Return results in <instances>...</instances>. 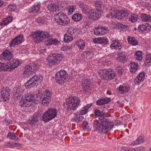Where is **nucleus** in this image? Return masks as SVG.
Masks as SVG:
<instances>
[{
  "label": "nucleus",
  "instance_id": "nucleus-17",
  "mask_svg": "<svg viewBox=\"0 0 151 151\" xmlns=\"http://www.w3.org/2000/svg\"><path fill=\"white\" fill-rule=\"evenodd\" d=\"M43 42L47 46L57 44L59 42L57 39L53 38L51 36L48 37L46 40H44Z\"/></svg>",
  "mask_w": 151,
  "mask_h": 151
},
{
  "label": "nucleus",
  "instance_id": "nucleus-14",
  "mask_svg": "<svg viewBox=\"0 0 151 151\" xmlns=\"http://www.w3.org/2000/svg\"><path fill=\"white\" fill-rule=\"evenodd\" d=\"M41 115L39 112H37L33 116L31 119L29 120L28 123L31 125H35L38 122L40 118L41 117Z\"/></svg>",
  "mask_w": 151,
  "mask_h": 151
},
{
  "label": "nucleus",
  "instance_id": "nucleus-34",
  "mask_svg": "<svg viewBox=\"0 0 151 151\" xmlns=\"http://www.w3.org/2000/svg\"><path fill=\"white\" fill-rule=\"evenodd\" d=\"M144 142V140L142 136H139L136 140L133 141L132 143V145L134 146L136 145H138L141 143Z\"/></svg>",
  "mask_w": 151,
  "mask_h": 151
},
{
  "label": "nucleus",
  "instance_id": "nucleus-3",
  "mask_svg": "<svg viewBox=\"0 0 151 151\" xmlns=\"http://www.w3.org/2000/svg\"><path fill=\"white\" fill-rule=\"evenodd\" d=\"M81 101L76 96H71L66 99L65 109L68 111L75 110L78 107Z\"/></svg>",
  "mask_w": 151,
  "mask_h": 151
},
{
  "label": "nucleus",
  "instance_id": "nucleus-48",
  "mask_svg": "<svg viewBox=\"0 0 151 151\" xmlns=\"http://www.w3.org/2000/svg\"><path fill=\"white\" fill-rule=\"evenodd\" d=\"M4 145L7 147H16L18 145V143L14 142H5L4 144Z\"/></svg>",
  "mask_w": 151,
  "mask_h": 151
},
{
  "label": "nucleus",
  "instance_id": "nucleus-50",
  "mask_svg": "<svg viewBox=\"0 0 151 151\" xmlns=\"http://www.w3.org/2000/svg\"><path fill=\"white\" fill-rule=\"evenodd\" d=\"M117 11H116V10L114 8L111 9L109 10L110 14L112 17H116Z\"/></svg>",
  "mask_w": 151,
  "mask_h": 151
},
{
  "label": "nucleus",
  "instance_id": "nucleus-18",
  "mask_svg": "<svg viewBox=\"0 0 151 151\" xmlns=\"http://www.w3.org/2000/svg\"><path fill=\"white\" fill-rule=\"evenodd\" d=\"M145 73L142 71L135 78L134 83L137 85H139L143 81L145 78Z\"/></svg>",
  "mask_w": 151,
  "mask_h": 151
},
{
  "label": "nucleus",
  "instance_id": "nucleus-22",
  "mask_svg": "<svg viewBox=\"0 0 151 151\" xmlns=\"http://www.w3.org/2000/svg\"><path fill=\"white\" fill-rule=\"evenodd\" d=\"M80 29L79 28H74L73 27H69L68 28L66 34L70 35L73 36V35L75 34L77 35L79 34L80 32Z\"/></svg>",
  "mask_w": 151,
  "mask_h": 151
},
{
  "label": "nucleus",
  "instance_id": "nucleus-21",
  "mask_svg": "<svg viewBox=\"0 0 151 151\" xmlns=\"http://www.w3.org/2000/svg\"><path fill=\"white\" fill-rule=\"evenodd\" d=\"M9 63L11 69L10 71L13 70L21 63V61L18 59L13 60L11 62L9 61Z\"/></svg>",
  "mask_w": 151,
  "mask_h": 151
},
{
  "label": "nucleus",
  "instance_id": "nucleus-20",
  "mask_svg": "<svg viewBox=\"0 0 151 151\" xmlns=\"http://www.w3.org/2000/svg\"><path fill=\"white\" fill-rule=\"evenodd\" d=\"M40 6L41 5L40 2L35 3L34 5L29 9V12L35 13L38 12L40 10Z\"/></svg>",
  "mask_w": 151,
  "mask_h": 151
},
{
  "label": "nucleus",
  "instance_id": "nucleus-35",
  "mask_svg": "<svg viewBox=\"0 0 151 151\" xmlns=\"http://www.w3.org/2000/svg\"><path fill=\"white\" fill-rule=\"evenodd\" d=\"M7 137L9 139L16 140L18 139L17 135L13 132H9L7 135Z\"/></svg>",
  "mask_w": 151,
  "mask_h": 151
},
{
  "label": "nucleus",
  "instance_id": "nucleus-23",
  "mask_svg": "<svg viewBox=\"0 0 151 151\" xmlns=\"http://www.w3.org/2000/svg\"><path fill=\"white\" fill-rule=\"evenodd\" d=\"M1 93L2 97L6 99H4V101H6L7 99H9L10 95L9 89H6L4 88H1Z\"/></svg>",
  "mask_w": 151,
  "mask_h": 151
},
{
  "label": "nucleus",
  "instance_id": "nucleus-6",
  "mask_svg": "<svg viewBox=\"0 0 151 151\" xmlns=\"http://www.w3.org/2000/svg\"><path fill=\"white\" fill-rule=\"evenodd\" d=\"M98 73L101 78L105 81L111 80L116 76L111 68L101 70L99 71Z\"/></svg>",
  "mask_w": 151,
  "mask_h": 151
},
{
  "label": "nucleus",
  "instance_id": "nucleus-19",
  "mask_svg": "<svg viewBox=\"0 0 151 151\" xmlns=\"http://www.w3.org/2000/svg\"><path fill=\"white\" fill-rule=\"evenodd\" d=\"M151 28V26L147 23L145 24L140 25L138 27V29L139 30L145 33L148 32L150 30Z\"/></svg>",
  "mask_w": 151,
  "mask_h": 151
},
{
  "label": "nucleus",
  "instance_id": "nucleus-62",
  "mask_svg": "<svg viewBox=\"0 0 151 151\" xmlns=\"http://www.w3.org/2000/svg\"><path fill=\"white\" fill-rule=\"evenodd\" d=\"M136 149V151H145L144 148L143 147H139Z\"/></svg>",
  "mask_w": 151,
  "mask_h": 151
},
{
  "label": "nucleus",
  "instance_id": "nucleus-40",
  "mask_svg": "<svg viewBox=\"0 0 151 151\" xmlns=\"http://www.w3.org/2000/svg\"><path fill=\"white\" fill-rule=\"evenodd\" d=\"M127 40L128 43L132 45H136L138 44V42L136 40L134 37H129Z\"/></svg>",
  "mask_w": 151,
  "mask_h": 151
},
{
  "label": "nucleus",
  "instance_id": "nucleus-51",
  "mask_svg": "<svg viewBox=\"0 0 151 151\" xmlns=\"http://www.w3.org/2000/svg\"><path fill=\"white\" fill-rule=\"evenodd\" d=\"M108 31V28L107 27L102 26L101 29V32L102 33L101 35H104L107 33Z\"/></svg>",
  "mask_w": 151,
  "mask_h": 151
},
{
  "label": "nucleus",
  "instance_id": "nucleus-15",
  "mask_svg": "<svg viewBox=\"0 0 151 151\" xmlns=\"http://www.w3.org/2000/svg\"><path fill=\"white\" fill-rule=\"evenodd\" d=\"M12 57V53L8 50H5L3 51L1 55V59L3 60L5 62L7 61V63L9 64V62L11 59Z\"/></svg>",
  "mask_w": 151,
  "mask_h": 151
},
{
  "label": "nucleus",
  "instance_id": "nucleus-49",
  "mask_svg": "<svg viewBox=\"0 0 151 151\" xmlns=\"http://www.w3.org/2000/svg\"><path fill=\"white\" fill-rule=\"evenodd\" d=\"M76 9V6L75 5L70 6L68 8V14L70 15L75 11Z\"/></svg>",
  "mask_w": 151,
  "mask_h": 151
},
{
  "label": "nucleus",
  "instance_id": "nucleus-61",
  "mask_svg": "<svg viewBox=\"0 0 151 151\" xmlns=\"http://www.w3.org/2000/svg\"><path fill=\"white\" fill-rule=\"evenodd\" d=\"M130 147L123 146L121 147V150L124 151H129Z\"/></svg>",
  "mask_w": 151,
  "mask_h": 151
},
{
  "label": "nucleus",
  "instance_id": "nucleus-52",
  "mask_svg": "<svg viewBox=\"0 0 151 151\" xmlns=\"http://www.w3.org/2000/svg\"><path fill=\"white\" fill-rule=\"evenodd\" d=\"M36 21L37 23L40 24H42L45 22V20L43 17H39L36 20Z\"/></svg>",
  "mask_w": 151,
  "mask_h": 151
},
{
  "label": "nucleus",
  "instance_id": "nucleus-39",
  "mask_svg": "<svg viewBox=\"0 0 151 151\" xmlns=\"http://www.w3.org/2000/svg\"><path fill=\"white\" fill-rule=\"evenodd\" d=\"M92 105V104H88L86 106H84L83 109L81 111V113L82 115L86 114L88 111V109L90 108Z\"/></svg>",
  "mask_w": 151,
  "mask_h": 151
},
{
  "label": "nucleus",
  "instance_id": "nucleus-44",
  "mask_svg": "<svg viewBox=\"0 0 151 151\" xmlns=\"http://www.w3.org/2000/svg\"><path fill=\"white\" fill-rule=\"evenodd\" d=\"M136 59L139 61H141L142 59V53L141 51H138L135 53Z\"/></svg>",
  "mask_w": 151,
  "mask_h": 151
},
{
  "label": "nucleus",
  "instance_id": "nucleus-24",
  "mask_svg": "<svg viewBox=\"0 0 151 151\" xmlns=\"http://www.w3.org/2000/svg\"><path fill=\"white\" fill-rule=\"evenodd\" d=\"M110 98H105L99 99L97 100L96 103L98 106H101L106 104L110 101Z\"/></svg>",
  "mask_w": 151,
  "mask_h": 151
},
{
  "label": "nucleus",
  "instance_id": "nucleus-46",
  "mask_svg": "<svg viewBox=\"0 0 151 151\" xmlns=\"http://www.w3.org/2000/svg\"><path fill=\"white\" fill-rule=\"evenodd\" d=\"M90 81L89 79L87 78H83L81 81V86L84 85H90Z\"/></svg>",
  "mask_w": 151,
  "mask_h": 151
},
{
  "label": "nucleus",
  "instance_id": "nucleus-16",
  "mask_svg": "<svg viewBox=\"0 0 151 151\" xmlns=\"http://www.w3.org/2000/svg\"><path fill=\"white\" fill-rule=\"evenodd\" d=\"M23 37L21 35H19L15 38L10 43L11 46H13L15 45H17L23 41Z\"/></svg>",
  "mask_w": 151,
  "mask_h": 151
},
{
  "label": "nucleus",
  "instance_id": "nucleus-32",
  "mask_svg": "<svg viewBox=\"0 0 151 151\" xmlns=\"http://www.w3.org/2000/svg\"><path fill=\"white\" fill-rule=\"evenodd\" d=\"M58 7V5L52 3L49 4L47 6L48 9L50 11H56Z\"/></svg>",
  "mask_w": 151,
  "mask_h": 151
},
{
  "label": "nucleus",
  "instance_id": "nucleus-63",
  "mask_svg": "<svg viewBox=\"0 0 151 151\" xmlns=\"http://www.w3.org/2000/svg\"><path fill=\"white\" fill-rule=\"evenodd\" d=\"M4 121L6 122V124L7 125H9L12 123V121L10 119H5Z\"/></svg>",
  "mask_w": 151,
  "mask_h": 151
},
{
  "label": "nucleus",
  "instance_id": "nucleus-4",
  "mask_svg": "<svg viewBox=\"0 0 151 151\" xmlns=\"http://www.w3.org/2000/svg\"><path fill=\"white\" fill-rule=\"evenodd\" d=\"M52 94V92L51 91L46 89L43 91L41 95L38 92L36 94V96L37 97V100L39 99H41L43 105L47 106L50 103Z\"/></svg>",
  "mask_w": 151,
  "mask_h": 151
},
{
  "label": "nucleus",
  "instance_id": "nucleus-27",
  "mask_svg": "<svg viewBox=\"0 0 151 151\" xmlns=\"http://www.w3.org/2000/svg\"><path fill=\"white\" fill-rule=\"evenodd\" d=\"M75 44L79 49L81 50H83L84 49L85 45V42L81 39L76 40L75 42Z\"/></svg>",
  "mask_w": 151,
  "mask_h": 151
},
{
  "label": "nucleus",
  "instance_id": "nucleus-41",
  "mask_svg": "<svg viewBox=\"0 0 151 151\" xmlns=\"http://www.w3.org/2000/svg\"><path fill=\"white\" fill-rule=\"evenodd\" d=\"M145 63L146 65L147 64L148 66L151 64V54L147 55L145 58Z\"/></svg>",
  "mask_w": 151,
  "mask_h": 151
},
{
  "label": "nucleus",
  "instance_id": "nucleus-5",
  "mask_svg": "<svg viewBox=\"0 0 151 151\" xmlns=\"http://www.w3.org/2000/svg\"><path fill=\"white\" fill-rule=\"evenodd\" d=\"M50 36L48 32L43 31H35L32 32L30 35L34 42L36 43L44 42Z\"/></svg>",
  "mask_w": 151,
  "mask_h": 151
},
{
  "label": "nucleus",
  "instance_id": "nucleus-2",
  "mask_svg": "<svg viewBox=\"0 0 151 151\" xmlns=\"http://www.w3.org/2000/svg\"><path fill=\"white\" fill-rule=\"evenodd\" d=\"M37 67L35 64H31L26 66L24 68L23 73L29 75V78L26 82L25 86L27 88L38 86L42 78L41 75H33Z\"/></svg>",
  "mask_w": 151,
  "mask_h": 151
},
{
  "label": "nucleus",
  "instance_id": "nucleus-13",
  "mask_svg": "<svg viewBox=\"0 0 151 151\" xmlns=\"http://www.w3.org/2000/svg\"><path fill=\"white\" fill-rule=\"evenodd\" d=\"M130 87L127 84H124L122 85H120L116 89L118 93L120 94H123L127 93L130 89Z\"/></svg>",
  "mask_w": 151,
  "mask_h": 151
},
{
  "label": "nucleus",
  "instance_id": "nucleus-11",
  "mask_svg": "<svg viewBox=\"0 0 151 151\" xmlns=\"http://www.w3.org/2000/svg\"><path fill=\"white\" fill-rule=\"evenodd\" d=\"M101 15V11L98 9H91L88 12L89 18L95 20L99 19Z\"/></svg>",
  "mask_w": 151,
  "mask_h": 151
},
{
  "label": "nucleus",
  "instance_id": "nucleus-10",
  "mask_svg": "<svg viewBox=\"0 0 151 151\" xmlns=\"http://www.w3.org/2000/svg\"><path fill=\"white\" fill-rule=\"evenodd\" d=\"M63 56L60 54H50L48 57L47 62L52 65L58 64L59 61L62 60Z\"/></svg>",
  "mask_w": 151,
  "mask_h": 151
},
{
  "label": "nucleus",
  "instance_id": "nucleus-1",
  "mask_svg": "<svg viewBox=\"0 0 151 151\" xmlns=\"http://www.w3.org/2000/svg\"><path fill=\"white\" fill-rule=\"evenodd\" d=\"M94 113L96 116L99 117V121L95 119L93 123V128L95 131L104 134L111 130L113 127L114 123L110 119L104 117V112L98 109H95Z\"/></svg>",
  "mask_w": 151,
  "mask_h": 151
},
{
  "label": "nucleus",
  "instance_id": "nucleus-26",
  "mask_svg": "<svg viewBox=\"0 0 151 151\" xmlns=\"http://www.w3.org/2000/svg\"><path fill=\"white\" fill-rule=\"evenodd\" d=\"M122 44L116 40H113L110 45L112 49H120L122 48Z\"/></svg>",
  "mask_w": 151,
  "mask_h": 151
},
{
  "label": "nucleus",
  "instance_id": "nucleus-33",
  "mask_svg": "<svg viewBox=\"0 0 151 151\" xmlns=\"http://www.w3.org/2000/svg\"><path fill=\"white\" fill-rule=\"evenodd\" d=\"M80 7L83 13L86 14L88 12L89 6L84 3H82L80 5Z\"/></svg>",
  "mask_w": 151,
  "mask_h": 151
},
{
  "label": "nucleus",
  "instance_id": "nucleus-42",
  "mask_svg": "<svg viewBox=\"0 0 151 151\" xmlns=\"http://www.w3.org/2000/svg\"><path fill=\"white\" fill-rule=\"evenodd\" d=\"M119 55L117 58V60L120 62H124L126 59V56L124 55H122V52H119L118 54Z\"/></svg>",
  "mask_w": 151,
  "mask_h": 151
},
{
  "label": "nucleus",
  "instance_id": "nucleus-29",
  "mask_svg": "<svg viewBox=\"0 0 151 151\" xmlns=\"http://www.w3.org/2000/svg\"><path fill=\"white\" fill-rule=\"evenodd\" d=\"M140 18L142 21L144 22H151V16L147 14H142Z\"/></svg>",
  "mask_w": 151,
  "mask_h": 151
},
{
  "label": "nucleus",
  "instance_id": "nucleus-37",
  "mask_svg": "<svg viewBox=\"0 0 151 151\" xmlns=\"http://www.w3.org/2000/svg\"><path fill=\"white\" fill-rule=\"evenodd\" d=\"M14 91L15 90V95H16V97L20 96L24 91V90L21 87L18 88H14Z\"/></svg>",
  "mask_w": 151,
  "mask_h": 151
},
{
  "label": "nucleus",
  "instance_id": "nucleus-56",
  "mask_svg": "<svg viewBox=\"0 0 151 151\" xmlns=\"http://www.w3.org/2000/svg\"><path fill=\"white\" fill-rule=\"evenodd\" d=\"M108 42V39L106 37H101V44H106Z\"/></svg>",
  "mask_w": 151,
  "mask_h": 151
},
{
  "label": "nucleus",
  "instance_id": "nucleus-60",
  "mask_svg": "<svg viewBox=\"0 0 151 151\" xmlns=\"http://www.w3.org/2000/svg\"><path fill=\"white\" fill-rule=\"evenodd\" d=\"M94 34L95 35H101V31H99L97 29H94Z\"/></svg>",
  "mask_w": 151,
  "mask_h": 151
},
{
  "label": "nucleus",
  "instance_id": "nucleus-47",
  "mask_svg": "<svg viewBox=\"0 0 151 151\" xmlns=\"http://www.w3.org/2000/svg\"><path fill=\"white\" fill-rule=\"evenodd\" d=\"M137 15L134 14H132L131 15L129 19V21L132 22H136L138 19Z\"/></svg>",
  "mask_w": 151,
  "mask_h": 151
},
{
  "label": "nucleus",
  "instance_id": "nucleus-59",
  "mask_svg": "<svg viewBox=\"0 0 151 151\" xmlns=\"http://www.w3.org/2000/svg\"><path fill=\"white\" fill-rule=\"evenodd\" d=\"M101 37H99L93 40V42L95 43H98L99 44H101Z\"/></svg>",
  "mask_w": 151,
  "mask_h": 151
},
{
  "label": "nucleus",
  "instance_id": "nucleus-45",
  "mask_svg": "<svg viewBox=\"0 0 151 151\" xmlns=\"http://www.w3.org/2000/svg\"><path fill=\"white\" fill-rule=\"evenodd\" d=\"M73 36L69 35L67 34H65L64 35V41L65 42H68L73 40Z\"/></svg>",
  "mask_w": 151,
  "mask_h": 151
},
{
  "label": "nucleus",
  "instance_id": "nucleus-53",
  "mask_svg": "<svg viewBox=\"0 0 151 151\" xmlns=\"http://www.w3.org/2000/svg\"><path fill=\"white\" fill-rule=\"evenodd\" d=\"M115 70L119 75H121L122 73L123 69L120 66H117L116 67Z\"/></svg>",
  "mask_w": 151,
  "mask_h": 151
},
{
  "label": "nucleus",
  "instance_id": "nucleus-12",
  "mask_svg": "<svg viewBox=\"0 0 151 151\" xmlns=\"http://www.w3.org/2000/svg\"><path fill=\"white\" fill-rule=\"evenodd\" d=\"M129 14V11L126 10L117 11L116 18L119 20H125L127 19Z\"/></svg>",
  "mask_w": 151,
  "mask_h": 151
},
{
  "label": "nucleus",
  "instance_id": "nucleus-43",
  "mask_svg": "<svg viewBox=\"0 0 151 151\" xmlns=\"http://www.w3.org/2000/svg\"><path fill=\"white\" fill-rule=\"evenodd\" d=\"M83 91L85 93L89 92L91 89V87L90 85H83L81 86Z\"/></svg>",
  "mask_w": 151,
  "mask_h": 151
},
{
  "label": "nucleus",
  "instance_id": "nucleus-28",
  "mask_svg": "<svg viewBox=\"0 0 151 151\" xmlns=\"http://www.w3.org/2000/svg\"><path fill=\"white\" fill-rule=\"evenodd\" d=\"M23 98H24L28 102L31 101L34 102L36 100H37V99H36L34 95V94H27Z\"/></svg>",
  "mask_w": 151,
  "mask_h": 151
},
{
  "label": "nucleus",
  "instance_id": "nucleus-57",
  "mask_svg": "<svg viewBox=\"0 0 151 151\" xmlns=\"http://www.w3.org/2000/svg\"><path fill=\"white\" fill-rule=\"evenodd\" d=\"M85 55L87 57H89L90 58H91L93 56L92 52L89 51H86Z\"/></svg>",
  "mask_w": 151,
  "mask_h": 151
},
{
  "label": "nucleus",
  "instance_id": "nucleus-58",
  "mask_svg": "<svg viewBox=\"0 0 151 151\" xmlns=\"http://www.w3.org/2000/svg\"><path fill=\"white\" fill-rule=\"evenodd\" d=\"M88 124V122L86 121H84L83 122L82 126V128L84 130H86Z\"/></svg>",
  "mask_w": 151,
  "mask_h": 151
},
{
  "label": "nucleus",
  "instance_id": "nucleus-31",
  "mask_svg": "<svg viewBox=\"0 0 151 151\" xmlns=\"http://www.w3.org/2000/svg\"><path fill=\"white\" fill-rule=\"evenodd\" d=\"M82 18V15L79 13H76L73 14L72 19L75 22H78L80 21Z\"/></svg>",
  "mask_w": 151,
  "mask_h": 151
},
{
  "label": "nucleus",
  "instance_id": "nucleus-8",
  "mask_svg": "<svg viewBox=\"0 0 151 151\" xmlns=\"http://www.w3.org/2000/svg\"><path fill=\"white\" fill-rule=\"evenodd\" d=\"M57 113L56 109L52 108L49 109L43 114L42 120L45 122L50 121L56 117Z\"/></svg>",
  "mask_w": 151,
  "mask_h": 151
},
{
  "label": "nucleus",
  "instance_id": "nucleus-64",
  "mask_svg": "<svg viewBox=\"0 0 151 151\" xmlns=\"http://www.w3.org/2000/svg\"><path fill=\"white\" fill-rule=\"evenodd\" d=\"M119 27L122 28H125L127 27V26L125 25L121 24H119Z\"/></svg>",
  "mask_w": 151,
  "mask_h": 151
},
{
  "label": "nucleus",
  "instance_id": "nucleus-38",
  "mask_svg": "<svg viewBox=\"0 0 151 151\" xmlns=\"http://www.w3.org/2000/svg\"><path fill=\"white\" fill-rule=\"evenodd\" d=\"M19 105L22 107H26L28 106L29 104L28 102L25 100V99L22 97V99L20 102Z\"/></svg>",
  "mask_w": 151,
  "mask_h": 151
},
{
  "label": "nucleus",
  "instance_id": "nucleus-30",
  "mask_svg": "<svg viewBox=\"0 0 151 151\" xmlns=\"http://www.w3.org/2000/svg\"><path fill=\"white\" fill-rule=\"evenodd\" d=\"M12 20V18L11 17H8L4 19L0 23V25L5 26L11 22Z\"/></svg>",
  "mask_w": 151,
  "mask_h": 151
},
{
  "label": "nucleus",
  "instance_id": "nucleus-7",
  "mask_svg": "<svg viewBox=\"0 0 151 151\" xmlns=\"http://www.w3.org/2000/svg\"><path fill=\"white\" fill-rule=\"evenodd\" d=\"M68 74L65 70H60L55 75L56 82L60 85L63 84L66 81Z\"/></svg>",
  "mask_w": 151,
  "mask_h": 151
},
{
  "label": "nucleus",
  "instance_id": "nucleus-55",
  "mask_svg": "<svg viewBox=\"0 0 151 151\" xmlns=\"http://www.w3.org/2000/svg\"><path fill=\"white\" fill-rule=\"evenodd\" d=\"M9 10L11 11H13L16 9L17 6L14 4L9 5L8 6Z\"/></svg>",
  "mask_w": 151,
  "mask_h": 151
},
{
  "label": "nucleus",
  "instance_id": "nucleus-25",
  "mask_svg": "<svg viewBox=\"0 0 151 151\" xmlns=\"http://www.w3.org/2000/svg\"><path fill=\"white\" fill-rule=\"evenodd\" d=\"M129 70L132 73H134L137 70L138 67V64L134 62H130L129 64Z\"/></svg>",
  "mask_w": 151,
  "mask_h": 151
},
{
  "label": "nucleus",
  "instance_id": "nucleus-9",
  "mask_svg": "<svg viewBox=\"0 0 151 151\" xmlns=\"http://www.w3.org/2000/svg\"><path fill=\"white\" fill-rule=\"evenodd\" d=\"M55 21L60 25L65 26L70 22V19L63 13L59 12L55 16Z\"/></svg>",
  "mask_w": 151,
  "mask_h": 151
},
{
  "label": "nucleus",
  "instance_id": "nucleus-36",
  "mask_svg": "<svg viewBox=\"0 0 151 151\" xmlns=\"http://www.w3.org/2000/svg\"><path fill=\"white\" fill-rule=\"evenodd\" d=\"M1 65V71H6L8 70L10 71V66H9L6 63H0Z\"/></svg>",
  "mask_w": 151,
  "mask_h": 151
},
{
  "label": "nucleus",
  "instance_id": "nucleus-54",
  "mask_svg": "<svg viewBox=\"0 0 151 151\" xmlns=\"http://www.w3.org/2000/svg\"><path fill=\"white\" fill-rule=\"evenodd\" d=\"M95 6L96 7H101L102 5V3L99 0H96L94 2Z\"/></svg>",
  "mask_w": 151,
  "mask_h": 151
}]
</instances>
